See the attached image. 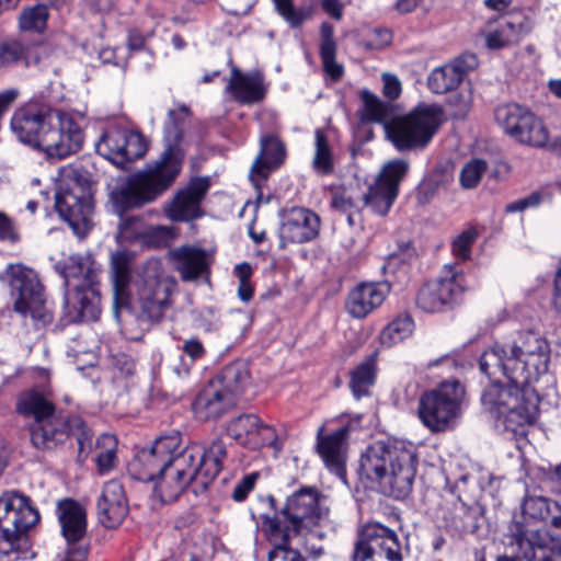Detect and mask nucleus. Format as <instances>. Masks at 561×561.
<instances>
[{
    "label": "nucleus",
    "mask_w": 561,
    "mask_h": 561,
    "mask_svg": "<svg viewBox=\"0 0 561 561\" xmlns=\"http://www.w3.org/2000/svg\"><path fill=\"white\" fill-rule=\"evenodd\" d=\"M11 128L20 141L50 158L64 159L79 151L83 142L82 131L72 116L38 103L18 110L11 118Z\"/></svg>",
    "instance_id": "nucleus-1"
},
{
    "label": "nucleus",
    "mask_w": 561,
    "mask_h": 561,
    "mask_svg": "<svg viewBox=\"0 0 561 561\" xmlns=\"http://www.w3.org/2000/svg\"><path fill=\"white\" fill-rule=\"evenodd\" d=\"M183 163L182 151L169 146L151 165L129 174L110 195L114 211L123 215L157 201L175 182ZM140 222L138 217L122 218L119 234L128 238L127 230Z\"/></svg>",
    "instance_id": "nucleus-2"
},
{
    "label": "nucleus",
    "mask_w": 561,
    "mask_h": 561,
    "mask_svg": "<svg viewBox=\"0 0 561 561\" xmlns=\"http://www.w3.org/2000/svg\"><path fill=\"white\" fill-rule=\"evenodd\" d=\"M417 462V449L413 443L376 442L362 454L359 473L377 483L383 495L404 500L413 490Z\"/></svg>",
    "instance_id": "nucleus-3"
},
{
    "label": "nucleus",
    "mask_w": 561,
    "mask_h": 561,
    "mask_svg": "<svg viewBox=\"0 0 561 561\" xmlns=\"http://www.w3.org/2000/svg\"><path fill=\"white\" fill-rule=\"evenodd\" d=\"M15 409L20 415L33 419L31 440L37 449H51L71 433L77 436L80 453L91 447V434L82 420L57 413L51 400L42 392L33 389L21 392Z\"/></svg>",
    "instance_id": "nucleus-4"
},
{
    "label": "nucleus",
    "mask_w": 561,
    "mask_h": 561,
    "mask_svg": "<svg viewBox=\"0 0 561 561\" xmlns=\"http://www.w3.org/2000/svg\"><path fill=\"white\" fill-rule=\"evenodd\" d=\"M64 277L65 318L72 323L94 321L100 316V267L91 254H73L56 264Z\"/></svg>",
    "instance_id": "nucleus-5"
},
{
    "label": "nucleus",
    "mask_w": 561,
    "mask_h": 561,
    "mask_svg": "<svg viewBox=\"0 0 561 561\" xmlns=\"http://www.w3.org/2000/svg\"><path fill=\"white\" fill-rule=\"evenodd\" d=\"M327 511L320 506V494L314 488H302L287 497L285 505L273 517L263 516L262 528L270 542H289L290 538L323 522Z\"/></svg>",
    "instance_id": "nucleus-6"
},
{
    "label": "nucleus",
    "mask_w": 561,
    "mask_h": 561,
    "mask_svg": "<svg viewBox=\"0 0 561 561\" xmlns=\"http://www.w3.org/2000/svg\"><path fill=\"white\" fill-rule=\"evenodd\" d=\"M39 520L28 497L8 492L0 496V561H19L28 554V529Z\"/></svg>",
    "instance_id": "nucleus-7"
},
{
    "label": "nucleus",
    "mask_w": 561,
    "mask_h": 561,
    "mask_svg": "<svg viewBox=\"0 0 561 561\" xmlns=\"http://www.w3.org/2000/svg\"><path fill=\"white\" fill-rule=\"evenodd\" d=\"M249 378L248 368L243 363L234 362L225 366L196 397L193 403L196 416L208 421L227 413L243 393Z\"/></svg>",
    "instance_id": "nucleus-8"
},
{
    "label": "nucleus",
    "mask_w": 561,
    "mask_h": 561,
    "mask_svg": "<svg viewBox=\"0 0 561 561\" xmlns=\"http://www.w3.org/2000/svg\"><path fill=\"white\" fill-rule=\"evenodd\" d=\"M443 116L439 105L419 104L386 125L388 139L399 151L423 150L438 131Z\"/></svg>",
    "instance_id": "nucleus-9"
},
{
    "label": "nucleus",
    "mask_w": 561,
    "mask_h": 561,
    "mask_svg": "<svg viewBox=\"0 0 561 561\" xmlns=\"http://www.w3.org/2000/svg\"><path fill=\"white\" fill-rule=\"evenodd\" d=\"M465 388L457 381L442 382L419 399L417 415L432 433H443L455 426L461 415Z\"/></svg>",
    "instance_id": "nucleus-10"
},
{
    "label": "nucleus",
    "mask_w": 561,
    "mask_h": 561,
    "mask_svg": "<svg viewBox=\"0 0 561 561\" xmlns=\"http://www.w3.org/2000/svg\"><path fill=\"white\" fill-rule=\"evenodd\" d=\"M1 278L10 287L15 312L43 325L51 322L53 316L46 307L44 287L32 268L22 264H9Z\"/></svg>",
    "instance_id": "nucleus-11"
},
{
    "label": "nucleus",
    "mask_w": 561,
    "mask_h": 561,
    "mask_svg": "<svg viewBox=\"0 0 561 561\" xmlns=\"http://www.w3.org/2000/svg\"><path fill=\"white\" fill-rule=\"evenodd\" d=\"M510 359L506 365L516 367L515 381L531 382L545 373L549 363V344L538 333L528 330L516 333L505 343Z\"/></svg>",
    "instance_id": "nucleus-12"
},
{
    "label": "nucleus",
    "mask_w": 561,
    "mask_h": 561,
    "mask_svg": "<svg viewBox=\"0 0 561 561\" xmlns=\"http://www.w3.org/2000/svg\"><path fill=\"white\" fill-rule=\"evenodd\" d=\"M494 119L508 137L522 145L540 148L549 140L543 122L519 104L499 105L494 111Z\"/></svg>",
    "instance_id": "nucleus-13"
},
{
    "label": "nucleus",
    "mask_w": 561,
    "mask_h": 561,
    "mask_svg": "<svg viewBox=\"0 0 561 561\" xmlns=\"http://www.w3.org/2000/svg\"><path fill=\"white\" fill-rule=\"evenodd\" d=\"M175 283L159 273L158 267L147 266L137 284L138 318L151 323L159 322L170 307V297Z\"/></svg>",
    "instance_id": "nucleus-14"
},
{
    "label": "nucleus",
    "mask_w": 561,
    "mask_h": 561,
    "mask_svg": "<svg viewBox=\"0 0 561 561\" xmlns=\"http://www.w3.org/2000/svg\"><path fill=\"white\" fill-rule=\"evenodd\" d=\"M504 545L527 561H561V530L547 539L542 535L536 536L535 530L526 525L516 523L508 527Z\"/></svg>",
    "instance_id": "nucleus-15"
},
{
    "label": "nucleus",
    "mask_w": 561,
    "mask_h": 561,
    "mask_svg": "<svg viewBox=\"0 0 561 561\" xmlns=\"http://www.w3.org/2000/svg\"><path fill=\"white\" fill-rule=\"evenodd\" d=\"M466 290L465 275L453 266L439 278L424 284L417 291L416 305L425 312H439L458 304Z\"/></svg>",
    "instance_id": "nucleus-16"
},
{
    "label": "nucleus",
    "mask_w": 561,
    "mask_h": 561,
    "mask_svg": "<svg viewBox=\"0 0 561 561\" xmlns=\"http://www.w3.org/2000/svg\"><path fill=\"white\" fill-rule=\"evenodd\" d=\"M96 152L118 168L124 169L147 151V144L141 134L125 128L106 129L95 144Z\"/></svg>",
    "instance_id": "nucleus-17"
},
{
    "label": "nucleus",
    "mask_w": 561,
    "mask_h": 561,
    "mask_svg": "<svg viewBox=\"0 0 561 561\" xmlns=\"http://www.w3.org/2000/svg\"><path fill=\"white\" fill-rule=\"evenodd\" d=\"M55 207L76 234L83 237L88 233L93 206L90 194L83 186L77 182L60 185L55 196Z\"/></svg>",
    "instance_id": "nucleus-18"
},
{
    "label": "nucleus",
    "mask_w": 561,
    "mask_h": 561,
    "mask_svg": "<svg viewBox=\"0 0 561 561\" xmlns=\"http://www.w3.org/2000/svg\"><path fill=\"white\" fill-rule=\"evenodd\" d=\"M194 456L195 453L181 449L173 462L156 478L153 492L161 502L178 500L193 481H199L196 468L192 465Z\"/></svg>",
    "instance_id": "nucleus-19"
},
{
    "label": "nucleus",
    "mask_w": 561,
    "mask_h": 561,
    "mask_svg": "<svg viewBox=\"0 0 561 561\" xmlns=\"http://www.w3.org/2000/svg\"><path fill=\"white\" fill-rule=\"evenodd\" d=\"M57 515L61 534L69 545L62 561H85L88 546L81 542L87 533L85 510L75 500L65 499L58 502Z\"/></svg>",
    "instance_id": "nucleus-20"
},
{
    "label": "nucleus",
    "mask_w": 561,
    "mask_h": 561,
    "mask_svg": "<svg viewBox=\"0 0 561 561\" xmlns=\"http://www.w3.org/2000/svg\"><path fill=\"white\" fill-rule=\"evenodd\" d=\"M226 432L237 444L253 450L264 446H271L276 451L282 449L276 430L253 413H244L230 420Z\"/></svg>",
    "instance_id": "nucleus-21"
},
{
    "label": "nucleus",
    "mask_w": 561,
    "mask_h": 561,
    "mask_svg": "<svg viewBox=\"0 0 561 561\" xmlns=\"http://www.w3.org/2000/svg\"><path fill=\"white\" fill-rule=\"evenodd\" d=\"M180 436L169 435L156 439L150 448L141 449L130 468L138 480L154 481L173 462L180 449Z\"/></svg>",
    "instance_id": "nucleus-22"
},
{
    "label": "nucleus",
    "mask_w": 561,
    "mask_h": 561,
    "mask_svg": "<svg viewBox=\"0 0 561 561\" xmlns=\"http://www.w3.org/2000/svg\"><path fill=\"white\" fill-rule=\"evenodd\" d=\"M353 557L402 558L396 531L380 524H368L359 533Z\"/></svg>",
    "instance_id": "nucleus-23"
},
{
    "label": "nucleus",
    "mask_w": 561,
    "mask_h": 561,
    "mask_svg": "<svg viewBox=\"0 0 561 561\" xmlns=\"http://www.w3.org/2000/svg\"><path fill=\"white\" fill-rule=\"evenodd\" d=\"M210 186L208 178H195L176 192L164 211L172 221H188L202 216L201 203Z\"/></svg>",
    "instance_id": "nucleus-24"
},
{
    "label": "nucleus",
    "mask_w": 561,
    "mask_h": 561,
    "mask_svg": "<svg viewBox=\"0 0 561 561\" xmlns=\"http://www.w3.org/2000/svg\"><path fill=\"white\" fill-rule=\"evenodd\" d=\"M478 65L479 61L474 54H461L449 62L434 68L427 77V87L436 94L454 91Z\"/></svg>",
    "instance_id": "nucleus-25"
},
{
    "label": "nucleus",
    "mask_w": 561,
    "mask_h": 561,
    "mask_svg": "<svg viewBox=\"0 0 561 561\" xmlns=\"http://www.w3.org/2000/svg\"><path fill=\"white\" fill-rule=\"evenodd\" d=\"M320 218L313 211L293 207L284 211L279 228L280 247L287 243H305L314 239L319 233Z\"/></svg>",
    "instance_id": "nucleus-26"
},
{
    "label": "nucleus",
    "mask_w": 561,
    "mask_h": 561,
    "mask_svg": "<svg viewBox=\"0 0 561 561\" xmlns=\"http://www.w3.org/2000/svg\"><path fill=\"white\" fill-rule=\"evenodd\" d=\"M530 30V21L518 15L511 19L489 21L481 31V35L484 38L485 46L495 50L517 44Z\"/></svg>",
    "instance_id": "nucleus-27"
},
{
    "label": "nucleus",
    "mask_w": 561,
    "mask_h": 561,
    "mask_svg": "<svg viewBox=\"0 0 561 561\" xmlns=\"http://www.w3.org/2000/svg\"><path fill=\"white\" fill-rule=\"evenodd\" d=\"M539 398L533 388H525L524 399L516 407H510L494 414L503 430L514 437H525L538 413Z\"/></svg>",
    "instance_id": "nucleus-28"
},
{
    "label": "nucleus",
    "mask_w": 561,
    "mask_h": 561,
    "mask_svg": "<svg viewBox=\"0 0 561 561\" xmlns=\"http://www.w3.org/2000/svg\"><path fill=\"white\" fill-rule=\"evenodd\" d=\"M322 431L323 427H320L317 435V450L325 467L343 482H346L345 461L350 426H342L327 435H323Z\"/></svg>",
    "instance_id": "nucleus-29"
},
{
    "label": "nucleus",
    "mask_w": 561,
    "mask_h": 561,
    "mask_svg": "<svg viewBox=\"0 0 561 561\" xmlns=\"http://www.w3.org/2000/svg\"><path fill=\"white\" fill-rule=\"evenodd\" d=\"M96 514L105 528H116L123 523L128 514V504L119 481L111 480L103 485L96 501Z\"/></svg>",
    "instance_id": "nucleus-30"
},
{
    "label": "nucleus",
    "mask_w": 561,
    "mask_h": 561,
    "mask_svg": "<svg viewBox=\"0 0 561 561\" xmlns=\"http://www.w3.org/2000/svg\"><path fill=\"white\" fill-rule=\"evenodd\" d=\"M520 516H516L508 527L522 523L540 536L538 524L551 516V526L561 530V505L543 496H526L520 506Z\"/></svg>",
    "instance_id": "nucleus-31"
},
{
    "label": "nucleus",
    "mask_w": 561,
    "mask_h": 561,
    "mask_svg": "<svg viewBox=\"0 0 561 561\" xmlns=\"http://www.w3.org/2000/svg\"><path fill=\"white\" fill-rule=\"evenodd\" d=\"M182 451H193L192 465L196 468V474L199 478V484L206 486L221 471L224 461L227 457L226 445L221 438L214 439L207 448L197 444L182 448Z\"/></svg>",
    "instance_id": "nucleus-32"
},
{
    "label": "nucleus",
    "mask_w": 561,
    "mask_h": 561,
    "mask_svg": "<svg viewBox=\"0 0 561 561\" xmlns=\"http://www.w3.org/2000/svg\"><path fill=\"white\" fill-rule=\"evenodd\" d=\"M45 51L41 43H31L23 38L0 41V70L14 67L36 66Z\"/></svg>",
    "instance_id": "nucleus-33"
},
{
    "label": "nucleus",
    "mask_w": 561,
    "mask_h": 561,
    "mask_svg": "<svg viewBox=\"0 0 561 561\" xmlns=\"http://www.w3.org/2000/svg\"><path fill=\"white\" fill-rule=\"evenodd\" d=\"M389 291L385 283H360L347 295L346 311L356 319H363L377 309Z\"/></svg>",
    "instance_id": "nucleus-34"
},
{
    "label": "nucleus",
    "mask_w": 561,
    "mask_h": 561,
    "mask_svg": "<svg viewBox=\"0 0 561 561\" xmlns=\"http://www.w3.org/2000/svg\"><path fill=\"white\" fill-rule=\"evenodd\" d=\"M260 145V153L254 160L249 175L256 188L273 170L284 162L286 156L284 144L275 135L262 136Z\"/></svg>",
    "instance_id": "nucleus-35"
},
{
    "label": "nucleus",
    "mask_w": 561,
    "mask_h": 561,
    "mask_svg": "<svg viewBox=\"0 0 561 561\" xmlns=\"http://www.w3.org/2000/svg\"><path fill=\"white\" fill-rule=\"evenodd\" d=\"M174 268L185 282L195 280L208 274L211 254L205 249L194 245H183L170 252Z\"/></svg>",
    "instance_id": "nucleus-36"
},
{
    "label": "nucleus",
    "mask_w": 561,
    "mask_h": 561,
    "mask_svg": "<svg viewBox=\"0 0 561 561\" xmlns=\"http://www.w3.org/2000/svg\"><path fill=\"white\" fill-rule=\"evenodd\" d=\"M505 377L507 378V385L493 382L482 393L481 402L485 410L492 414L507 410L510 407H516L517 402L524 399L525 388H531L530 382H516L514 374Z\"/></svg>",
    "instance_id": "nucleus-37"
},
{
    "label": "nucleus",
    "mask_w": 561,
    "mask_h": 561,
    "mask_svg": "<svg viewBox=\"0 0 561 561\" xmlns=\"http://www.w3.org/2000/svg\"><path fill=\"white\" fill-rule=\"evenodd\" d=\"M227 90L233 99L245 104L260 102L265 96L263 78L260 73H242L233 67L227 84Z\"/></svg>",
    "instance_id": "nucleus-38"
},
{
    "label": "nucleus",
    "mask_w": 561,
    "mask_h": 561,
    "mask_svg": "<svg viewBox=\"0 0 561 561\" xmlns=\"http://www.w3.org/2000/svg\"><path fill=\"white\" fill-rule=\"evenodd\" d=\"M112 280H113V309L117 317L118 310L127 305V286L129 284V264L127 254L117 252L111 257Z\"/></svg>",
    "instance_id": "nucleus-39"
},
{
    "label": "nucleus",
    "mask_w": 561,
    "mask_h": 561,
    "mask_svg": "<svg viewBox=\"0 0 561 561\" xmlns=\"http://www.w3.org/2000/svg\"><path fill=\"white\" fill-rule=\"evenodd\" d=\"M510 359V352L506 344L503 345H494L493 347L486 350L480 357L479 367L480 370L488 375L489 377L496 374V371L502 373L504 376H508L514 374L516 376V367L513 365L508 367L506 365Z\"/></svg>",
    "instance_id": "nucleus-40"
},
{
    "label": "nucleus",
    "mask_w": 561,
    "mask_h": 561,
    "mask_svg": "<svg viewBox=\"0 0 561 561\" xmlns=\"http://www.w3.org/2000/svg\"><path fill=\"white\" fill-rule=\"evenodd\" d=\"M331 205L336 210L347 216L351 226L354 225V216L358 215L364 208L363 193L356 186H347L336 191L331 201Z\"/></svg>",
    "instance_id": "nucleus-41"
},
{
    "label": "nucleus",
    "mask_w": 561,
    "mask_h": 561,
    "mask_svg": "<svg viewBox=\"0 0 561 561\" xmlns=\"http://www.w3.org/2000/svg\"><path fill=\"white\" fill-rule=\"evenodd\" d=\"M376 379V358L369 356L351 371L350 388L356 399L369 396Z\"/></svg>",
    "instance_id": "nucleus-42"
},
{
    "label": "nucleus",
    "mask_w": 561,
    "mask_h": 561,
    "mask_svg": "<svg viewBox=\"0 0 561 561\" xmlns=\"http://www.w3.org/2000/svg\"><path fill=\"white\" fill-rule=\"evenodd\" d=\"M397 196L393 191H389V188L375 182L366 193H363L364 207L369 208L374 214L385 216L388 214Z\"/></svg>",
    "instance_id": "nucleus-43"
},
{
    "label": "nucleus",
    "mask_w": 561,
    "mask_h": 561,
    "mask_svg": "<svg viewBox=\"0 0 561 561\" xmlns=\"http://www.w3.org/2000/svg\"><path fill=\"white\" fill-rule=\"evenodd\" d=\"M410 164L403 159H393L385 163L376 182L396 195L399 192V185L409 171Z\"/></svg>",
    "instance_id": "nucleus-44"
},
{
    "label": "nucleus",
    "mask_w": 561,
    "mask_h": 561,
    "mask_svg": "<svg viewBox=\"0 0 561 561\" xmlns=\"http://www.w3.org/2000/svg\"><path fill=\"white\" fill-rule=\"evenodd\" d=\"M316 150L312 160L313 169L322 175L333 172V153L325 133L318 128L314 131Z\"/></svg>",
    "instance_id": "nucleus-45"
},
{
    "label": "nucleus",
    "mask_w": 561,
    "mask_h": 561,
    "mask_svg": "<svg viewBox=\"0 0 561 561\" xmlns=\"http://www.w3.org/2000/svg\"><path fill=\"white\" fill-rule=\"evenodd\" d=\"M413 328L412 318L408 314H401L383 329L380 335L381 343L386 345L396 344L409 336Z\"/></svg>",
    "instance_id": "nucleus-46"
},
{
    "label": "nucleus",
    "mask_w": 561,
    "mask_h": 561,
    "mask_svg": "<svg viewBox=\"0 0 561 561\" xmlns=\"http://www.w3.org/2000/svg\"><path fill=\"white\" fill-rule=\"evenodd\" d=\"M360 100L363 102V121L381 123L386 119L388 107L376 94L368 90H363L360 92Z\"/></svg>",
    "instance_id": "nucleus-47"
},
{
    "label": "nucleus",
    "mask_w": 561,
    "mask_h": 561,
    "mask_svg": "<svg viewBox=\"0 0 561 561\" xmlns=\"http://www.w3.org/2000/svg\"><path fill=\"white\" fill-rule=\"evenodd\" d=\"M116 446L117 439L114 435L103 434L99 437L96 443V448L99 449L96 462L101 472L110 471L114 467Z\"/></svg>",
    "instance_id": "nucleus-48"
},
{
    "label": "nucleus",
    "mask_w": 561,
    "mask_h": 561,
    "mask_svg": "<svg viewBox=\"0 0 561 561\" xmlns=\"http://www.w3.org/2000/svg\"><path fill=\"white\" fill-rule=\"evenodd\" d=\"M48 9L44 4H37L25 9L19 19L20 27L23 31L42 32L46 27Z\"/></svg>",
    "instance_id": "nucleus-49"
},
{
    "label": "nucleus",
    "mask_w": 561,
    "mask_h": 561,
    "mask_svg": "<svg viewBox=\"0 0 561 561\" xmlns=\"http://www.w3.org/2000/svg\"><path fill=\"white\" fill-rule=\"evenodd\" d=\"M488 164L484 160L472 159L467 162L460 172V183L465 188H473L481 181Z\"/></svg>",
    "instance_id": "nucleus-50"
},
{
    "label": "nucleus",
    "mask_w": 561,
    "mask_h": 561,
    "mask_svg": "<svg viewBox=\"0 0 561 561\" xmlns=\"http://www.w3.org/2000/svg\"><path fill=\"white\" fill-rule=\"evenodd\" d=\"M279 15L291 26H300L308 18L309 12L301 8H295L293 0H273Z\"/></svg>",
    "instance_id": "nucleus-51"
},
{
    "label": "nucleus",
    "mask_w": 561,
    "mask_h": 561,
    "mask_svg": "<svg viewBox=\"0 0 561 561\" xmlns=\"http://www.w3.org/2000/svg\"><path fill=\"white\" fill-rule=\"evenodd\" d=\"M478 238V231L476 228H468L458 234L453 241V254L466 261L471 255V245L476 242Z\"/></svg>",
    "instance_id": "nucleus-52"
},
{
    "label": "nucleus",
    "mask_w": 561,
    "mask_h": 561,
    "mask_svg": "<svg viewBox=\"0 0 561 561\" xmlns=\"http://www.w3.org/2000/svg\"><path fill=\"white\" fill-rule=\"evenodd\" d=\"M274 548L268 553V561H305L299 551L287 546V542H272Z\"/></svg>",
    "instance_id": "nucleus-53"
},
{
    "label": "nucleus",
    "mask_w": 561,
    "mask_h": 561,
    "mask_svg": "<svg viewBox=\"0 0 561 561\" xmlns=\"http://www.w3.org/2000/svg\"><path fill=\"white\" fill-rule=\"evenodd\" d=\"M336 49L320 51L323 68L330 78L339 81L343 76V67L335 60Z\"/></svg>",
    "instance_id": "nucleus-54"
},
{
    "label": "nucleus",
    "mask_w": 561,
    "mask_h": 561,
    "mask_svg": "<svg viewBox=\"0 0 561 561\" xmlns=\"http://www.w3.org/2000/svg\"><path fill=\"white\" fill-rule=\"evenodd\" d=\"M542 199V195L539 192H534L528 196L514 201L505 206V213H523L524 210L533 207H537Z\"/></svg>",
    "instance_id": "nucleus-55"
},
{
    "label": "nucleus",
    "mask_w": 561,
    "mask_h": 561,
    "mask_svg": "<svg viewBox=\"0 0 561 561\" xmlns=\"http://www.w3.org/2000/svg\"><path fill=\"white\" fill-rule=\"evenodd\" d=\"M182 351L193 360L201 359L206 354L204 344L196 336L185 340L182 345Z\"/></svg>",
    "instance_id": "nucleus-56"
},
{
    "label": "nucleus",
    "mask_w": 561,
    "mask_h": 561,
    "mask_svg": "<svg viewBox=\"0 0 561 561\" xmlns=\"http://www.w3.org/2000/svg\"><path fill=\"white\" fill-rule=\"evenodd\" d=\"M382 92L383 95L387 96L390 100H396L401 94V82L399 78L391 73H383L382 75Z\"/></svg>",
    "instance_id": "nucleus-57"
},
{
    "label": "nucleus",
    "mask_w": 561,
    "mask_h": 561,
    "mask_svg": "<svg viewBox=\"0 0 561 561\" xmlns=\"http://www.w3.org/2000/svg\"><path fill=\"white\" fill-rule=\"evenodd\" d=\"M256 477L247 476L236 486L232 493V499L237 502L245 500L249 492L252 491L255 484Z\"/></svg>",
    "instance_id": "nucleus-58"
},
{
    "label": "nucleus",
    "mask_w": 561,
    "mask_h": 561,
    "mask_svg": "<svg viewBox=\"0 0 561 561\" xmlns=\"http://www.w3.org/2000/svg\"><path fill=\"white\" fill-rule=\"evenodd\" d=\"M321 43H320V51H329L336 49L335 41L333 38L334 28L329 23H323L321 25Z\"/></svg>",
    "instance_id": "nucleus-59"
},
{
    "label": "nucleus",
    "mask_w": 561,
    "mask_h": 561,
    "mask_svg": "<svg viewBox=\"0 0 561 561\" xmlns=\"http://www.w3.org/2000/svg\"><path fill=\"white\" fill-rule=\"evenodd\" d=\"M469 514L463 505H459L456 507L455 516L451 518V526L458 531H466L471 528V525L468 523Z\"/></svg>",
    "instance_id": "nucleus-60"
},
{
    "label": "nucleus",
    "mask_w": 561,
    "mask_h": 561,
    "mask_svg": "<svg viewBox=\"0 0 561 561\" xmlns=\"http://www.w3.org/2000/svg\"><path fill=\"white\" fill-rule=\"evenodd\" d=\"M0 240H18V234L11 220L2 213H0Z\"/></svg>",
    "instance_id": "nucleus-61"
},
{
    "label": "nucleus",
    "mask_w": 561,
    "mask_h": 561,
    "mask_svg": "<svg viewBox=\"0 0 561 561\" xmlns=\"http://www.w3.org/2000/svg\"><path fill=\"white\" fill-rule=\"evenodd\" d=\"M300 535H304L307 547L309 542H313L316 540L322 541L325 538V533L322 529V522L318 525L304 527V531Z\"/></svg>",
    "instance_id": "nucleus-62"
},
{
    "label": "nucleus",
    "mask_w": 561,
    "mask_h": 561,
    "mask_svg": "<svg viewBox=\"0 0 561 561\" xmlns=\"http://www.w3.org/2000/svg\"><path fill=\"white\" fill-rule=\"evenodd\" d=\"M323 10L333 19L340 20L342 18V3L340 0H322Z\"/></svg>",
    "instance_id": "nucleus-63"
},
{
    "label": "nucleus",
    "mask_w": 561,
    "mask_h": 561,
    "mask_svg": "<svg viewBox=\"0 0 561 561\" xmlns=\"http://www.w3.org/2000/svg\"><path fill=\"white\" fill-rule=\"evenodd\" d=\"M553 305L557 310L561 311V262L554 276Z\"/></svg>",
    "instance_id": "nucleus-64"
}]
</instances>
